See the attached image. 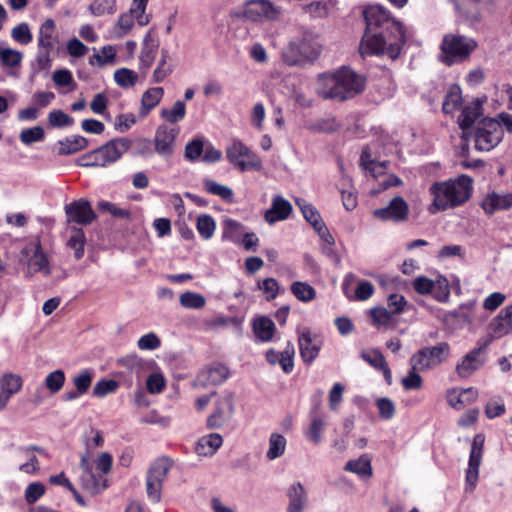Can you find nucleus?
<instances>
[{
	"instance_id": "obj_1",
	"label": "nucleus",
	"mask_w": 512,
	"mask_h": 512,
	"mask_svg": "<svg viewBox=\"0 0 512 512\" xmlns=\"http://www.w3.org/2000/svg\"><path fill=\"white\" fill-rule=\"evenodd\" d=\"M364 18L366 31L359 47L361 55L387 53L391 58H397L406 41L402 24L379 5L366 8Z\"/></svg>"
},
{
	"instance_id": "obj_2",
	"label": "nucleus",
	"mask_w": 512,
	"mask_h": 512,
	"mask_svg": "<svg viewBox=\"0 0 512 512\" xmlns=\"http://www.w3.org/2000/svg\"><path fill=\"white\" fill-rule=\"evenodd\" d=\"M94 436L85 442L87 452L81 456L80 483L83 489L91 494H98L108 487L105 475L111 471L112 456L108 452H102L95 460V467L90 461L89 450L101 447L104 443L102 434L98 430H91Z\"/></svg>"
},
{
	"instance_id": "obj_3",
	"label": "nucleus",
	"mask_w": 512,
	"mask_h": 512,
	"mask_svg": "<svg viewBox=\"0 0 512 512\" xmlns=\"http://www.w3.org/2000/svg\"><path fill=\"white\" fill-rule=\"evenodd\" d=\"M364 78L353 70L342 67L335 73L320 74L316 82V93L323 99L344 101L364 90Z\"/></svg>"
},
{
	"instance_id": "obj_4",
	"label": "nucleus",
	"mask_w": 512,
	"mask_h": 512,
	"mask_svg": "<svg viewBox=\"0 0 512 512\" xmlns=\"http://www.w3.org/2000/svg\"><path fill=\"white\" fill-rule=\"evenodd\" d=\"M473 179L462 174L457 178L435 182L430 186L433 201L428 207L431 214L462 206L472 195Z\"/></svg>"
},
{
	"instance_id": "obj_5",
	"label": "nucleus",
	"mask_w": 512,
	"mask_h": 512,
	"mask_svg": "<svg viewBox=\"0 0 512 512\" xmlns=\"http://www.w3.org/2000/svg\"><path fill=\"white\" fill-rule=\"evenodd\" d=\"M477 42L463 35L447 34L441 43L440 60L448 66L460 63L469 58L476 49Z\"/></svg>"
},
{
	"instance_id": "obj_6",
	"label": "nucleus",
	"mask_w": 512,
	"mask_h": 512,
	"mask_svg": "<svg viewBox=\"0 0 512 512\" xmlns=\"http://www.w3.org/2000/svg\"><path fill=\"white\" fill-rule=\"evenodd\" d=\"M282 14V8L269 0H248L241 10L232 15L251 22L278 21Z\"/></svg>"
},
{
	"instance_id": "obj_7",
	"label": "nucleus",
	"mask_w": 512,
	"mask_h": 512,
	"mask_svg": "<svg viewBox=\"0 0 512 512\" xmlns=\"http://www.w3.org/2000/svg\"><path fill=\"white\" fill-rule=\"evenodd\" d=\"M227 159L240 171L260 170L262 162L244 143L233 140L226 149Z\"/></svg>"
},
{
	"instance_id": "obj_8",
	"label": "nucleus",
	"mask_w": 512,
	"mask_h": 512,
	"mask_svg": "<svg viewBox=\"0 0 512 512\" xmlns=\"http://www.w3.org/2000/svg\"><path fill=\"white\" fill-rule=\"evenodd\" d=\"M449 352L450 347L446 342L433 347H425L411 357L410 365L414 369L425 371L441 364L449 356Z\"/></svg>"
},
{
	"instance_id": "obj_9",
	"label": "nucleus",
	"mask_w": 512,
	"mask_h": 512,
	"mask_svg": "<svg viewBox=\"0 0 512 512\" xmlns=\"http://www.w3.org/2000/svg\"><path fill=\"white\" fill-rule=\"evenodd\" d=\"M503 130L499 123L490 118L484 119L475 133V146L480 151H490L502 140Z\"/></svg>"
},
{
	"instance_id": "obj_10",
	"label": "nucleus",
	"mask_w": 512,
	"mask_h": 512,
	"mask_svg": "<svg viewBox=\"0 0 512 512\" xmlns=\"http://www.w3.org/2000/svg\"><path fill=\"white\" fill-rule=\"evenodd\" d=\"M22 261H26V274L29 276L41 272L44 276H49L51 268L49 260L44 254L41 244L38 240L30 242L22 250Z\"/></svg>"
},
{
	"instance_id": "obj_11",
	"label": "nucleus",
	"mask_w": 512,
	"mask_h": 512,
	"mask_svg": "<svg viewBox=\"0 0 512 512\" xmlns=\"http://www.w3.org/2000/svg\"><path fill=\"white\" fill-rule=\"evenodd\" d=\"M484 442L485 438L482 434H477L473 438L465 478L467 491H473L476 487L479 476V466L483 456Z\"/></svg>"
},
{
	"instance_id": "obj_12",
	"label": "nucleus",
	"mask_w": 512,
	"mask_h": 512,
	"mask_svg": "<svg viewBox=\"0 0 512 512\" xmlns=\"http://www.w3.org/2000/svg\"><path fill=\"white\" fill-rule=\"evenodd\" d=\"M178 133V128L168 127L167 125L158 126L153 139L156 153L164 158L171 157L174 153Z\"/></svg>"
},
{
	"instance_id": "obj_13",
	"label": "nucleus",
	"mask_w": 512,
	"mask_h": 512,
	"mask_svg": "<svg viewBox=\"0 0 512 512\" xmlns=\"http://www.w3.org/2000/svg\"><path fill=\"white\" fill-rule=\"evenodd\" d=\"M409 206L400 196L394 197L388 206L375 209L373 216L382 221L401 222L407 219Z\"/></svg>"
},
{
	"instance_id": "obj_14",
	"label": "nucleus",
	"mask_w": 512,
	"mask_h": 512,
	"mask_svg": "<svg viewBox=\"0 0 512 512\" xmlns=\"http://www.w3.org/2000/svg\"><path fill=\"white\" fill-rule=\"evenodd\" d=\"M65 213L68 222L77 223L80 225H88L96 219V214L93 211L89 201L79 199L73 201L65 206Z\"/></svg>"
},
{
	"instance_id": "obj_15",
	"label": "nucleus",
	"mask_w": 512,
	"mask_h": 512,
	"mask_svg": "<svg viewBox=\"0 0 512 512\" xmlns=\"http://www.w3.org/2000/svg\"><path fill=\"white\" fill-rule=\"evenodd\" d=\"M319 54L318 48H313L311 52L305 51V45H298L297 42H290L283 51L282 57L286 64L290 66L301 65L305 60H311Z\"/></svg>"
},
{
	"instance_id": "obj_16",
	"label": "nucleus",
	"mask_w": 512,
	"mask_h": 512,
	"mask_svg": "<svg viewBox=\"0 0 512 512\" xmlns=\"http://www.w3.org/2000/svg\"><path fill=\"white\" fill-rule=\"evenodd\" d=\"M233 401L231 397L218 400L214 413L208 418L209 428H220L228 422L233 414Z\"/></svg>"
},
{
	"instance_id": "obj_17",
	"label": "nucleus",
	"mask_w": 512,
	"mask_h": 512,
	"mask_svg": "<svg viewBox=\"0 0 512 512\" xmlns=\"http://www.w3.org/2000/svg\"><path fill=\"white\" fill-rule=\"evenodd\" d=\"M295 348L291 342H287L286 347L282 352H277L274 349H269L266 352V360L269 364H280L285 373H290L294 367Z\"/></svg>"
},
{
	"instance_id": "obj_18",
	"label": "nucleus",
	"mask_w": 512,
	"mask_h": 512,
	"mask_svg": "<svg viewBox=\"0 0 512 512\" xmlns=\"http://www.w3.org/2000/svg\"><path fill=\"white\" fill-rule=\"evenodd\" d=\"M286 512H304L308 506V494L300 482L293 483L287 490Z\"/></svg>"
},
{
	"instance_id": "obj_19",
	"label": "nucleus",
	"mask_w": 512,
	"mask_h": 512,
	"mask_svg": "<svg viewBox=\"0 0 512 512\" xmlns=\"http://www.w3.org/2000/svg\"><path fill=\"white\" fill-rule=\"evenodd\" d=\"M300 356L304 363L311 364L318 356L321 342L314 339L309 330L302 332L298 338Z\"/></svg>"
},
{
	"instance_id": "obj_20",
	"label": "nucleus",
	"mask_w": 512,
	"mask_h": 512,
	"mask_svg": "<svg viewBox=\"0 0 512 512\" xmlns=\"http://www.w3.org/2000/svg\"><path fill=\"white\" fill-rule=\"evenodd\" d=\"M229 376L228 368L222 364H214L203 369L198 375L196 381L201 386L219 385Z\"/></svg>"
},
{
	"instance_id": "obj_21",
	"label": "nucleus",
	"mask_w": 512,
	"mask_h": 512,
	"mask_svg": "<svg viewBox=\"0 0 512 512\" xmlns=\"http://www.w3.org/2000/svg\"><path fill=\"white\" fill-rule=\"evenodd\" d=\"M292 212L291 203L280 195H276L272 199L270 209L265 212V220L269 224L285 220Z\"/></svg>"
},
{
	"instance_id": "obj_22",
	"label": "nucleus",
	"mask_w": 512,
	"mask_h": 512,
	"mask_svg": "<svg viewBox=\"0 0 512 512\" xmlns=\"http://www.w3.org/2000/svg\"><path fill=\"white\" fill-rule=\"evenodd\" d=\"M477 397L478 392L474 388H467L461 391L452 389L446 394L448 404L456 410L464 409L466 406L475 402Z\"/></svg>"
},
{
	"instance_id": "obj_23",
	"label": "nucleus",
	"mask_w": 512,
	"mask_h": 512,
	"mask_svg": "<svg viewBox=\"0 0 512 512\" xmlns=\"http://www.w3.org/2000/svg\"><path fill=\"white\" fill-rule=\"evenodd\" d=\"M131 141L127 138H117L110 140L101 146L104 157L108 164L116 162L130 148Z\"/></svg>"
},
{
	"instance_id": "obj_24",
	"label": "nucleus",
	"mask_w": 512,
	"mask_h": 512,
	"mask_svg": "<svg viewBox=\"0 0 512 512\" xmlns=\"http://www.w3.org/2000/svg\"><path fill=\"white\" fill-rule=\"evenodd\" d=\"M482 207L489 215L498 210H507L512 207V193L497 194L493 192L488 194L482 202Z\"/></svg>"
},
{
	"instance_id": "obj_25",
	"label": "nucleus",
	"mask_w": 512,
	"mask_h": 512,
	"mask_svg": "<svg viewBox=\"0 0 512 512\" xmlns=\"http://www.w3.org/2000/svg\"><path fill=\"white\" fill-rule=\"evenodd\" d=\"M481 348H475L463 357L461 362L456 366V372L462 378H467L482 366L479 356Z\"/></svg>"
},
{
	"instance_id": "obj_26",
	"label": "nucleus",
	"mask_w": 512,
	"mask_h": 512,
	"mask_svg": "<svg viewBox=\"0 0 512 512\" xmlns=\"http://www.w3.org/2000/svg\"><path fill=\"white\" fill-rule=\"evenodd\" d=\"M344 470L356 474L363 480L370 479L373 475L371 458L369 455L363 454L357 459L349 460L345 464Z\"/></svg>"
},
{
	"instance_id": "obj_27",
	"label": "nucleus",
	"mask_w": 512,
	"mask_h": 512,
	"mask_svg": "<svg viewBox=\"0 0 512 512\" xmlns=\"http://www.w3.org/2000/svg\"><path fill=\"white\" fill-rule=\"evenodd\" d=\"M222 436L218 433H211L199 439L196 452L201 456H212L222 445Z\"/></svg>"
},
{
	"instance_id": "obj_28",
	"label": "nucleus",
	"mask_w": 512,
	"mask_h": 512,
	"mask_svg": "<svg viewBox=\"0 0 512 512\" xmlns=\"http://www.w3.org/2000/svg\"><path fill=\"white\" fill-rule=\"evenodd\" d=\"M481 104V101L477 99L463 108L458 119L459 126L463 131L469 129L481 116Z\"/></svg>"
},
{
	"instance_id": "obj_29",
	"label": "nucleus",
	"mask_w": 512,
	"mask_h": 512,
	"mask_svg": "<svg viewBox=\"0 0 512 512\" xmlns=\"http://www.w3.org/2000/svg\"><path fill=\"white\" fill-rule=\"evenodd\" d=\"M164 95V89L162 87H153L146 90L141 98V116H146L154 107H156L161 101Z\"/></svg>"
},
{
	"instance_id": "obj_30",
	"label": "nucleus",
	"mask_w": 512,
	"mask_h": 512,
	"mask_svg": "<svg viewBox=\"0 0 512 512\" xmlns=\"http://www.w3.org/2000/svg\"><path fill=\"white\" fill-rule=\"evenodd\" d=\"M244 232L245 227L242 223L228 217L224 218L222 240H230L239 244Z\"/></svg>"
},
{
	"instance_id": "obj_31",
	"label": "nucleus",
	"mask_w": 512,
	"mask_h": 512,
	"mask_svg": "<svg viewBox=\"0 0 512 512\" xmlns=\"http://www.w3.org/2000/svg\"><path fill=\"white\" fill-rule=\"evenodd\" d=\"M253 331L259 340L268 342L274 335L275 325L268 317H258L253 321Z\"/></svg>"
},
{
	"instance_id": "obj_32",
	"label": "nucleus",
	"mask_w": 512,
	"mask_h": 512,
	"mask_svg": "<svg viewBox=\"0 0 512 512\" xmlns=\"http://www.w3.org/2000/svg\"><path fill=\"white\" fill-rule=\"evenodd\" d=\"M476 307L475 301H470L461 305L458 309L448 312L445 315L447 321L455 320L460 325L471 324L473 322V312Z\"/></svg>"
},
{
	"instance_id": "obj_33",
	"label": "nucleus",
	"mask_w": 512,
	"mask_h": 512,
	"mask_svg": "<svg viewBox=\"0 0 512 512\" xmlns=\"http://www.w3.org/2000/svg\"><path fill=\"white\" fill-rule=\"evenodd\" d=\"M286 446L287 440L282 434L276 432L271 433L269 436V447L266 452V458L269 461L280 458L284 455Z\"/></svg>"
},
{
	"instance_id": "obj_34",
	"label": "nucleus",
	"mask_w": 512,
	"mask_h": 512,
	"mask_svg": "<svg viewBox=\"0 0 512 512\" xmlns=\"http://www.w3.org/2000/svg\"><path fill=\"white\" fill-rule=\"evenodd\" d=\"M172 464L168 458L162 457L156 459L150 466L147 479L163 483L165 480L168 471L170 470Z\"/></svg>"
},
{
	"instance_id": "obj_35",
	"label": "nucleus",
	"mask_w": 512,
	"mask_h": 512,
	"mask_svg": "<svg viewBox=\"0 0 512 512\" xmlns=\"http://www.w3.org/2000/svg\"><path fill=\"white\" fill-rule=\"evenodd\" d=\"M54 30L55 23L52 19H47L39 29L38 46L44 49H54Z\"/></svg>"
},
{
	"instance_id": "obj_36",
	"label": "nucleus",
	"mask_w": 512,
	"mask_h": 512,
	"mask_svg": "<svg viewBox=\"0 0 512 512\" xmlns=\"http://www.w3.org/2000/svg\"><path fill=\"white\" fill-rule=\"evenodd\" d=\"M295 202L301 210L303 217L313 226L314 229L324 223L319 212L312 204L308 203L303 198H297Z\"/></svg>"
},
{
	"instance_id": "obj_37",
	"label": "nucleus",
	"mask_w": 512,
	"mask_h": 512,
	"mask_svg": "<svg viewBox=\"0 0 512 512\" xmlns=\"http://www.w3.org/2000/svg\"><path fill=\"white\" fill-rule=\"evenodd\" d=\"M60 155H68L76 153L88 145V140L82 136H74L58 142Z\"/></svg>"
},
{
	"instance_id": "obj_38",
	"label": "nucleus",
	"mask_w": 512,
	"mask_h": 512,
	"mask_svg": "<svg viewBox=\"0 0 512 512\" xmlns=\"http://www.w3.org/2000/svg\"><path fill=\"white\" fill-rule=\"evenodd\" d=\"M489 327L495 338H501L512 331V325L505 317L503 310L490 322Z\"/></svg>"
},
{
	"instance_id": "obj_39",
	"label": "nucleus",
	"mask_w": 512,
	"mask_h": 512,
	"mask_svg": "<svg viewBox=\"0 0 512 512\" xmlns=\"http://www.w3.org/2000/svg\"><path fill=\"white\" fill-rule=\"evenodd\" d=\"M78 165L83 167H105L108 164L101 148H97L89 153L82 155L78 160Z\"/></svg>"
},
{
	"instance_id": "obj_40",
	"label": "nucleus",
	"mask_w": 512,
	"mask_h": 512,
	"mask_svg": "<svg viewBox=\"0 0 512 512\" xmlns=\"http://www.w3.org/2000/svg\"><path fill=\"white\" fill-rule=\"evenodd\" d=\"M203 186L208 193L212 195H217L227 202H233L234 194L232 189L229 188L228 186L219 184L211 179H205L203 181Z\"/></svg>"
},
{
	"instance_id": "obj_41",
	"label": "nucleus",
	"mask_w": 512,
	"mask_h": 512,
	"mask_svg": "<svg viewBox=\"0 0 512 512\" xmlns=\"http://www.w3.org/2000/svg\"><path fill=\"white\" fill-rule=\"evenodd\" d=\"M291 292L302 302L312 301L316 297L315 289L306 282L296 281L292 283Z\"/></svg>"
},
{
	"instance_id": "obj_42",
	"label": "nucleus",
	"mask_w": 512,
	"mask_h": 512,
	"mask_svg": "<svg viewBox=\"0 0 512 512\" xmlns=\"http://www.w3.org/2000/svg\"><path fill=\"white\" fill-rule=\"evenodd\" d=\"M161 117L170 123H178L186 115V105L183 101H176L171 109H162Z\"/></svg>"
},
{
	"instance_id": "obj_43",
	"label": "nucleus",
	"mask_w": 512,
	"mask_h": 512,
	"mask_svg": "<svg viewBox=\"0 0 512 512\" xmlns=\"http://www.w3.org/2000/svg\"><path fill=\"white\" fill-rule=\"evenodd\" d=\"M179 302L186 309H201L205 306L206 299L199 293L188 291L180 295Z\"/></svg>"
},
{
	"instance_id": "obj_44",
	"label": "nucleus",
	"mask_w": 512,
	"mask_h": 512,
	"mask_svg": "<svg viewBox=\"0 0 512 512\" xmlns=\"http://www.w3.org/2000/svg\"><path fill=\"white\" fill-rule=\"evenodd\" d=\"M196 227L200 236L208 240L214 235L216 223L210 215L202 214L197 218Z\"/></svg>"
},
{
	"instance_id": "obj_45",
	"label": "nucleus",
	"mask_w": 512,
	"mask_h": 512,
	"mask_svg": "<svg viewBox=\"0 0 512 512\" xmlns=\"http://www.w3.org/2000/svg\"><path fill=\"white\" fill-rule=\"evenodd\" d=\"M326 428V422L319 418L315 417L312 419L311 424L306 432V437L309 441H311L314 445H318L322 442V434Z\"/></svg>"
},
{
	"instance_id": "obj_46",
	"label": "nucleus",
	"mask_w": 512,
	"mask_h": 512,
	"mask_svg": "<svg viewBox=\"0 0 512 512\" xmlns=\"http://www.w3.org/2000/svg\"><path fill=\"white\" fill-rule=\"evenodd\" d=\"M114 80L122 88H131L136 84L138 74L128 68H119L114 72Z\"/></svg>"
},
{
	"instance_id": "obj_47",
	"label": "nucleus",
	"mask_w": 512,
	"mask_h": 512,
	"mask_svg": "<svg viewBox=\"0 0 512 512\" xmlns=\"http://www.w3.org/2000/svg\"><path fill=\"white\" fill-rule=\"evenodd\" d=\"M461 100H462V97H461L460 87L457 85L452 86L449 89V91L447 92V95L443 102V105H442L443 112L446 114L452 113L460 105Z\"/></svg>"
},
{
	"instance_id": "obj_48",
	"label": "nucleus",
	"mask_w": 512,
	"mask_h": 512,
	"mask_svg": "<svg viewBox=\"0 0 512 512\" xmlns=\"http://www.w3.org/2000/svg\"><path fill=\"white\" fill-rule=\"evenodd\" d=\"M22 378L17 374H5L1 381V390L8 396H12L22 388Z\"/></svg>"
},
{
	"instance_id": "obj_49",
	"label": "nucleus",
	"mask_w": 512,
	"mask_h": 512,
	"mask_svg": "<svg viewBox=\"0 0 512 512\" xmlns=\"http://www.w3.org/2000/svg\"><path fill=\"white\" fill-rule=\"evenodd\" d=\"M45 138L44 129L41 126H34L23 129L19 134V139L24 145L41 142Z\"/></svg>"
},
{
	"instance_id": "obj_50",
	"label": "nucleus",
	"mask_w": 512,
	"mask_h": 512,
	"mask_svg": "<svg viewBox=\"0 0 512 512\" xmlns=\"http://www.w3.org/2000/svg\"><path fill=\"white\" fill-rule=\"evenodd\" d=\"M85 234L82 229H74L70 236L67 245L74 250L76 259H80L84 255Z\"/></svg>"
},
{
	"instance_id": "obj_51",
	"label": "nucleus",
	"mask_w": 512,
	"mask_h": 512,
	"mask_svg": "<svg viewBox=\"0 0 512 512\" xmlns=\"http://www.w3.org/2000/svg\"><path fill=\"white\" fill-rule=\"evenodd\" d=\"M369 314L373 320V324L378 327L389 325L395 316L393 312L385 307H374L369 311Z\"/></svg>"
},
{
	"instance_id": "obj_52",
	"label": "nucleus",
	"mask_w": 512,
	"mask_h": 512,
	"mask_svg": "<svg viewBox=\"0 0 512 512\" xmlns=\"http://www.w3.org/2000/svg\"><path fill=\"white\" fill-rule=\"evenodd\" d=\"M148 1L149 0H133L131 4L129 13L135 16L140 26H145L150 21V17L146 15Z\"/></svg>"
},
{
	"instance_id": "obj_53",
	"label": "nucleus",
	"mask_w": 512,
	"mask_h": 512,
	"mask_svg": "<svg viewBox=\"0 0 512 512\" xmlns=\"http://www.w3.org/2000/svg\"><path fill=\"white\" fill-rule=\"evenodd\" d=\"M65 373L58 369L49 373L45 378V386L52 392L60 391L65 383Z\"/></svg>"
},
{
	"instance_id": "obj_54",
	"label": "nucleus",
	"mask_w": 512,
	"mask_h": 512,
	"mask_svg": "<svg viewBox=\"0 0 512 512\" xmlns=\"http://www.w3.org/2000/svg\"><path fill=\"white\" fill-rule=\"evenodd\" d=\"M11 36L14 41L22 45H27L33 40L29 25L25 22L15 26L11 31Z\"/></svg>"
},
{
	"instance_id": "obj_55",
	"label": "nucleus",
	"mask_w": 512,
	"mask_h": 512,
	"mask_svg": "<svg viewBox=\"0 0 512 512\" xmlns=\"http://www.w3.org/2000/svg\"><path fill=\"white\" fill-rule=\"evenodd\" d=\"M376 406L379 411V416L382 419L390 420L396 413V407L393 401L387 397H381L376 400Z\"/></svg>"
},
{
	"instance_id": "obj_56",
	"label": "nucleus",
	"mask_w": 512,
	"mask_h": 512,
	"mask_svg": "<svg viewBox=\"0 0 512 512\" xmlns=\"http://www.w3.org/2000/svg\"><path fill=\"white\" fill-rule=\"evenodd\" d=\"M114 0H94L89 9L95 16H101L104 14H112L115 11Z\"/></svg>"
},
{
	"instance_id": "obj_57",
	"label": "nucleus",
	"mask_w": 512,
	"mask_h": 512,
	"mask_svg": "<svg viewBox=\"0 0 512 512\" xmlns=\"http://www.w3.org/2000/svg\"><path fill=\"white\" fill-rule=\"evenodd\" d=\"M22 59L21 52L11 48H0V60L9 67L17 66Z\"/></svg>"
},
{
	"instance_id": "obj_58",
	"label": "nucleus",
	"mask_w": 512,
	"mask_h": 512,
	"mask_svg": "<svg viewBox=\"0 0 512 512\" xmlns=\"http://www.w3.org/2000/svg\"><path fill=\"white\" fill-rule=\"evenodd\" d=\"M420 370L414 369L411 366V370L408 375L402 379V385L406 390H419L422 387V378L418 374Z\"/></svg>"
},
{
	"instance_id": "obj_59",
	"label": "nucleus",
	"mask_w": 512,
	"mask_h": 512,
	"mask_svg": "<svg viewBox=\"0 0 512 512\" xmlns=\"http://www.w3.org/2000/svg\"><path fill=\"white\" fill-rule=\"evenodd\" d=\"M49 124L53 127L70 126L73 119L62 110H52L48 115Z\"/></svg>"
},
{
	"instance_id": "obj_60",
	"label": "nucleus",
	"mask_w": 512,
	"mask_h": 512,
	"mask_svg": "<svg viewBox=\"0 0 512 512\" xmlns=\"http://www.w3.org/2000/svg\"><path fill=\"white\" fill-rule=\"evenodd\" d=\"M160 345V338L153 332L143 335L137 342V346L140 350H156Z\"/></svg>"
},
{
	"instance_id": "obj_61",
	"label": "nucleus",
	"mask_w": 512,
	"mask_h": 512,
	"mask_svg": "<svg viewBox=\"0 0 512 512\" xmlns=\"http://www.w3.org/2000/svg\"><path fill=\"white\" fill-rule=\"evenodd\" d=\"M118 388V383L115 380H101L96 383L93 388V394L97 397H103L107 394L113 393Z\"/></svg>"
},
{
	"instance_id": "obj_62",
	"label": "nucleus",
	"mask_w": 512,
	"mask_h": 512,
	"mask_svg": "<svg viewBox=\"0 0 512 512\" xmlns=\"http://www.w3.org/2000/svg\"><path fill=\"white\" fill-rule=\"evenodd\" d=\"M74 385L79 393H86L92 382V373L89 370L82 371L73 379Z\"/></svg>"
},
{
	"instance_id": "obj_63",
	"label": "nucleus",
	"mask_w": 512,
	"mask_h": 512,
	"mask_svg": "<svg viewBox=\"0 0 512 512\" xmlns=\"http://www.w3.org/2000/svg\"><path fill=\"white\" fill-rule=\"evenodd\" d=\"M203 153V141L194 139L188 142L185 147V157L191 161L197 160Z\"/></svg>"
},
{
	"instance_id": "obj_64",
	"label": "nucleus",
	"mask_w": 512,
	"mask_h": 512,
	"mask_svg": "<svg viewBox=\"0 0 512 512\" xmlns=\"http://www.w3.org/2000/svg\"><path fill=\"white\" fill-rule=\"evenodd\" d=\"M45 493V487L41 483H31L25 490V499L28 503H35Z\"/></svg>"
}]
</instances>
